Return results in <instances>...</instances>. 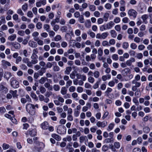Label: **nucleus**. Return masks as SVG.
Returning a JSON list of instances; mask_svg holds the SVG:
<instances>
[{"label": "nucleus", "instance_id": "1", "mask_svg": "<svg viewBox=\"0 0 152 152\" xmlns=\"http://www.w3.org/2000/svg\"><path fill=\"white\" fill-rule=\"evenodd\" d=\"M37 108L39 107L38 104L34 105L32 104H28L26 106V108L27 112L31 115H34L35 114V107Z\"/></svg>", "mask_w": 152, "mask_h": 152}, {"label": "nucleus", "instance_id": "2", "mask_svg": "<svg viewBox=\"0 0 152 152\" xmlns=\"http://www.w3.org/2000/svg\"><path fill=\"white\" fill-rule=\"evenodd\" d=\"M36 145L34 146L33 150L34 152H40L45 147L44 144L41 142H36Z\"/></svg>", "mask_w": 152, "mask_h": 152}, {"label": "nucleus", "instance_id": "3", "mask_svg": "<svg viewBox=\"0 0 152 152\" xmlns=\"http://www.w3.org/2000/svg\"><path fill=\"white\" fill-rule=\"evenodd\" d=\"M10 82L11 86L13 88H17L19 87V83L15 77H12L10 80Z\"/></svg>", "mask_w": 152, "mask_h": 152}, {"label": "nucleus", "instance_id": "4", "mask_svg": "<svg viewBox=\"0 0 152 152\" xmlns=\"http://www.w3.org/2000/svg\"><path fill=\"white\" fill-rule=\"evenodd\" d=\"M10 45L11 46V49L12 50H13V49H14L19 50L21 47L20 44L16 42H11L10 43Z\"/></svg>", "mask_w": 152, "mask_h": 152}, {"label": "nucleus", "instance_id": "5", "mask_svg": "<svg viewBox=\"0 0 152 152\" xmlns=\"http://www.w3.org/2000/svg\"><path fill=\"white\" fill-rule=\"evenodd\" d=\"M1 65L2 67L4 69H6L8 67L10 66L11 65L10 62L4 59L1 60Z\"/></svg>", "mask_w": 152, "mask_h": 152}, {"label": "nucleus", "instance_id": "6", "mask_svg": "<svg viewBox=\"0 0 152 152\" xmlns=\"http://www.w3.org/2000/svg\"><path fill=\"white\" fill-rule=\"evenodd\" d=\"M128 14L129 16L132 17L134 18H136L137 15L136 11L133 9L129 10L128 11Z\"/></svg>", "mask_w": 152, "mask_h": 152}, {"label": "nucleus", "instance_id": "7", "mask_svg": "<svg viewBox=\"0 0 152 152\" xmlns=\"http://www.w3.org/2000/svg\"><path fill=\"white\" fill-rule=\"evenodd\" d=\"M107 122L105 121H98L96 124V126L98 127H102L104 128L105 126H107Z\"/></svg>", "mask_w": 152, "mask_h": 152}, {"label": "nucleus", "instance_id": "8", "mask_svg": "<svg viewBox=\"0 0 152 152\" xmlns=\"http://www.w3.org/2000/svg\"><path fill=\"white\" fill-rule=\"evenodd\" d=\"M6 83L5 82H2L0 84V91H8L7 88L5 86Z\"/></svg>", "mask_w": 152, "mask_h": 152}, {"label": "nucleus", "instance_id": "9", "mask_svg": "<svg viewBox=\"0 0 152 152\" xmlns=\"http://www.w3.org/2000/svg\"><path fill=\"white\" fill-rule=\"evenodd\" d=\"M22 61L23 63L26 64L28 66L30 67V61H29V59L28 58L26 57L23 58Z\"/></svg>", "mask_w": 152, "mask_h": 152}, {"label": "nucleus", "instance_id": "10", "mask_svg": "<svg viewBox=\"0 0 152 152\" xmlns=\"http://www.w3.org/2000/svg\"><path fill=\"white\" fill-rule=\"evenodd\" d=\"M36 131L35 129H31L27 132V134L29 135L31 137L35 136L36 134Z\"/></svg>", "mask_w": 152, "mask_h": 152}, {"label": "nucleus", "instance_id": "11", "mask_svg": "<svg viewBox=\"0 0 152 152\" xmlns=\"http://www.w3.org/2000/svg\"><path fill=\"white\" fill-rule=\"evenodd\" d=\"M135 60L134 58H131L127 60L126 62V64L128 66H131L132 63L135 62Z\"/></svg>", "mask_w": 152, "mask_h": 152}, {"label": "nucleus", "instance_id": "12", "mask_svg": "<svg viewBox=\"0 0 152 152\" xmlns=\"http://www.w3.org/2000/svg\"><path fill=\"white\" fill-rule=\"evenodd\" d=\"M41 127L43 129H47L49 127V125L47 122L45 121L41 124Z\"/></svg>", "mask_w": 152, "mask_h": 152}, {"label": "nucleus", "instance_id": "13", "mask_svg": "<svg viewBox=\"0 0 152 152\" xmlns=\"http://www.w3.org/2000/svg\"><path fill=\"white\" fill-rule=\"evenodd\" d=\"M114 25V23L113 21H111L107 23L106 25L107 29H111Z\"/></svg>", "mask_w": 152, "mask_h": 152}, {"label": "nucleus", "instance_id": "14", "mask_svg": "<svg viewBox=\"0 0 152 152\" xmlns=\"http://www.w3.org/2000/svg\"><path fill=\"white\" fill-rule=\"evenodd\" d=\"M12 76V74L10 72H6L4 73V77L8 80Z\"/></svg>", "mask_w": 152, "mask_h": 152}, {"label": "nucleus", "instance_id": "15", "mask_svg": "<svg viewBox=\"0 0 152 152\" xmlns=\"http://www.w3.org/2000/svg\"><path fill=\"white\" fill-rule=\"evenodd\" d=\"M28 44L29 46L33 48H35L37 46V43L33 41H30L28 43Z\"/></svg>", "mask_w": 152, "mask_h": 152}, {"label": "nucleus", "instance_id": "16", "mask_svg": "<svg viewBox=\"0 0 152 152\" xmlns=\"http://www.w3.org/2000/svg\"><path fill=\"white\" fill-rule=\"evenodd\" d=\"M133 135H136L137 134L139 135L141 134H142V130H138L137 129L136 130H133L132 132Z\"/></svg>", "mask_w": 152, "mask_h": 152}, {"label": "nucleus", "instance_id": "17", "mask_svg": "<svg viewBox=\"0 0 152 152\" xmlns=\"http://www.w3.org/2000/svg\"><path fill=\"white\" fill-rule=\"evenodd\" d=\"M51 137L57 141H60L61 139V137L60 136L55 134H52Z\"/></svg>", "mask_w": 152, "mask_h": 152}, {"label": "nucleus", "instance_id": "18", "mask_svg": "<svg viewBox=\"0 0 152 152\" xmlns=\"http://www.w3.org/2000/svg\"><path fill=\"white\" fill-rule=\"evenodd\" d=\"M111 77L110 74H108L106 75H104L102 76V78L103 81H105L107 80L110 79Z\"/></svg>", "mask_w": 152, "mask_h": 152}, {"label": "nucleus", "instance_id": "19", "mask_svg": "<svg viewBox=\"0 0 152 152\" xmlns=\"http://www.w3.org/2000/svg\"><path fill=\"white\" fill-rule=\"evenodd\" d=\"M72 140V137L69 135H67L66 137L63 139V140L64 142H71Z\"/></svg>", "mask_w": 152, "mask_h": 152}, {"label": "nucleus", "instance_id": "20", "mask_svg": "<svg viewBox=\"0 0 152 152\" xmlns=\"http://www.w3.org/2000/svg\"><path fill=\"white\" fill-rule=\"evenodd\" d=\"M17 91L16 90H15L14 91L12 90H10L9 91L10 93L12 95V96L13 98L17 97L18 95L17 94Z\"/></svg>", "mask_w": 152, "mask_h": 152}, {"label": "nucleus", "instance_id": "21", "mask_svg": "<svg viewBox=\"0 0 152 152\" xmlns=\"http://www.w3.org/2000/svg\"><path fill=\"white\" fill-rule=\"evenodd\" d=\"M31 61H30L31 65L30 67L32 66V64H34L37 63L38 61V58H31Z\"/></svg>", "mask_w": 152, "mask_h": 152}, {"label": "nucleus", "instance_id": "22", "mask_svg": "<svg viewBox=\"0 0 152 152\" xmlns=\"http://www.w3.org/2000/svg\"><path fill=\"white\" fill-rule=\"evenodd\" d=\"M85 26L87 28H89L91 26V23L89 20H87L85 22Z\"/></svg>", "mask_w": 152, "mask_h": 152}, {"label": "nucleus", "instance_id": "23", "mask_svg": "<svg viewBox=\"0 0 152 152\" xmlns=\"http://www.w3.org/2000/svg\"><path fill=\"white\" fill-rule=\"evenodd\" d=\"M67 89L65 87L61 88L60 91L61 93L63 95H65L67 93Z\"/></svg>", "mask_w": 152, "mask_h": 152}, {"label": "nucleus", "instance_id": "24", "mask_svg": "<svg viewBox=\"0 0 152 152\" xmlns=\"http://www.w3.org/2000/svg\"><path fill=\"white\" fill-rule=\"evenodd\" d=\"M104 143H105L113 142V137H111L110 138H106L104 140Z\"/></svg>", "mask_w": 152, "mask_h": 152}, {"label": "nucleus", "instance_id": "25", "mask_svg": "<svg viewBox=\"0 0 152 152\" xmlns=\"http://www.w3.org/2000/svg\"><path fill=\"white\" fill-rule=\"evenodd\" d=\"M132 83L133 84H135L134 86L137 88L139 87L141 85V84L140 82L137 81L135 80H133L132 81Z\"/></svg>", "mask_w": 152, "mask_h": 152}, {"label": "nucleus", "instance_id": "26", "mask_svg": "<svg viewBox=\"0 0 152 152\" xmlns=\"http://www.w3.org/2000/svg\"><path fill=\"white\" fill-rule=\"evenodd\" d=\"M46 67H42L41 69V70H39V75L42 76L43 74L45 73L46 72Z\"/></svg>", "mask_w": 152, "mask_h": 152}, {"label": "nucleus", "instance_id": "27", "mask_svg": "<svg viewBox=\"0 0 152 152\" xmlns=\"http://www.w3.org/2000/svg\"><path fill=\"white\" fill-rule=\"evenodd\" d=\"M72 96L75 100L77 101L78 100V95L77 93L73 92L72 93Z\"/></svg>", "mask_w": 152, "mask_h": 152}, {"label": "nucleus", "instance_id": "28", "mask_svg": "<svg viewBox=\"0 0 152 152\" xmlns=\"http://www.w3.org/2000/svg\"><path fill=\"white\" fill-rule=\"evenodd\" d=\"M148 18V16L147 14H144L142 15L141 16V18L142 19L143 22L145 23H147L146 20Z\"/></svg>", "mask_w": 152, "mask_h": 152}, {"label": "nucleus", "instance_id": "29", "mask_svg": "<svg viewBox=\"0 0 152 152\" xmlns=\"http://www.w3.org/2000/svg\"><path fill=\"white\" fill-rule=\"evenodd\" d=\"M16 37V35L15 34H12L8 37V39L11 41H13L15 40Z\"/></svg>", "mask_w": 152, "mask_h": 152}, {"label": "nucleus", "instance_id": "30", "mask_svg": "<svg viewBox=\"0 0 152 152\" xmlns=\"http://www.w3.org/2000/svg\"><path fill=\"white\" fill-rule=\"evenodd\" d=\"M94 77L96 78H98L100 76V72L98 71H95L93 73Z\"/></svg>", "mask_w": 152, "mask_h": 152}, {"label": "nucleus", "instance_id": "31", "mask_svg": "<svg viewBox=\"0 0 152 152\" xmlns=\"http://www.w3.org/2000/svg\"><path fill=\"white\" fill-rule=\"evenodd\" d=\"M44 86L47 88H48L49 90H52L53 87L52 86H50V84L48 83H46L44 84Z\"/></svg>", "mask_w": 152, "mask_h": 152}, {"label": "nucleus", "instance_id": "32", "mask_svg": "<svg viewBox=\"0 0 152 152\" xmlns=\"http://www.w3.org/2000/svg\"><path fill=\"white\" fill-rule=\"evenodd\" d=\"M110 33L112 37L115 38L117 35V34L114 30H111L110 31Z\"/></svg>", "mask_w": 152, "mask_h": 152}, {"label": "nucleus", "instance_id": "33", "mask_svg": "<svg viewBox=\"0 0 152 152\" xmlns=\"http://www.w3.org/2000/svg\"><path fill=\"white\" fill-rule=\"evenodd\" d=\"M88 80L89 83L93 84L95 81V79L92 76H89L88 78Z\"/></svg>", "mask_w": 152, "mask_h": 152}, {"label": "nucleus", "instance_id": "34", "mask_svg": "<svg viewBox=\"0 0 152 152\" xmlns=\"http://www.w3.org/2000/svg\"><path fill=\"white\" fill-rule=\"evenodd\" d=\"M47 78L45 77H42L39 80V83L41 84H43L46 81Z\"/></svg>", "mask_w": 152, "mask_h": 152}, {"label": "nucleus", "instance_id": "35", "mask_svg": "<svg viewBox=\"0 0 152 152\" xmlns=\"http://www.w3.org/2000/svg\"><path fill=\"white\" fill-rule=\"evenodd\" d=\"M72 70V68L70 66L67 67L66 68V70L64 71L65 74L67 75H69L70 72Z\"/></svg>", "mask_w": 152, "mask_h": 152}, {"label": "nucleus", "instance_id": "36", "mask_svg": "<svg viewBox=\"0 0 152 152\" xmlns=\"http://www.w3.org/2000/svg\"><path fill=\"white\" fill-rule=\"evenodd\" d=\"M62 38L60 35L56 36L54 38V40L56 42H58Z\"/></svg>", "mask_w": 152, "mask_h": 152}, {"label": "nucleus", "instance_id": "37", "mask_svg": "<svg viewBox=\"0 0 152 152\" xmlns=\"http://www.w3.org/2000/svg\"><path fill=\"white\" fill-rule=\"evenodd\" d=\"M143 131L145 133L147 134L149 132L150 129L149 127L145 126L143 128Z\"/></svg>", "mask_w": 152, "mask_h": 152}, {"label": "nucleus", "instance_id": "38", "mask_svg": "<svg viewBox=\"0 0 152 152\" xmlns=\"http://www.w3.org/2000/svg\"><path fill=\"white\" fill-rule=\"evenodd\" d=\"M31 96L36 101H37L38 100V98L36 94L32 92H31Z\"/></svg>", "mask_w": 152, "mask_h": 152}, {"label": "nucleus", "instance_id": "39", "mask_svg": "<svg viewBox=\"0 0 152 152\" xmlns=\"http://www.w3.org/2000/svg\"><path fill=\"white\" fill-rule=\"evenodd\" d=\"M67 119L68 121H72L73 120V117L72 114L67 115Z\"/></svg>", "mask_w": 152, "mask_h": 152}, {"label": "nucleus", "instance_id": "40", "mask_svg": "<svg viewBox=\"0 0 152 152\" xmlns=\"http://www.w3.org/2000/svg\"><path fill=\"white\" fill-rule=\"evenodd\" d=\"M112 91L113 90L111 88L108 87L107 88L106 91L105 92V94L107 96H108L109 93H111Z\"/></svg>", "mask_w": 152, "mask_h": 152}, {"label": "nucleus", "instance_id": "41", "mask_svg": "<svg viewBox=\"0 0 152 152\" xmlns=\"http://www.w3.org/2000/svg\"><path fill=\"white\" fill-rule=\"evenodd\" d=\"M28 8V4L25 3L23 4L22 6V9L24 11H26L27 10Z\"/></svg>", "mask_w": 152, "mask_h": 152}, {"label": "nucleus", "instance_id": "42", "mask_svg": "<svg viewBox=\"0 0 152 152\" xmlns=\"http://www.w3.org/2000/svg\"><path fill=\"white\" fill-rule=\"evenodd\" d=\"M61 47L64 48H66L68 46L67 43L66 42L64 41L61 42Z\"/></svg>", "mask_w": 152, "mask_h": 152}, {"label": "nucleus", "instance_id": "43", "mask_svg": "<svg viewBox=\"0 0 152 152\" xmlns=\"http://www.w3.org/2000/svg\"><path fill=\"white\" fill-rule=\"evenodd\" d=\"M72 84V81L69 80L66 81V88H68L69 86H71Z\"/></svg>", "mask_w": 152, "mask_h": 152}, {"label": "nucleus", "instance_id": "44", "mask_svg": "<svg viewBox=\"0 0 152 152\" xmlns=\"http://www.w3.org/2000/svg\"><path fill=\"white\" fill-rule=\"evenodd\" d=\"M114 126V124L111 123L110 124L108 125V128L107 129V130L108 131H110L112 130L113 129Z\"/></svg>", "mask_w": 152, "mask_h": 152}, {"label": "nucleus", "instance_id": "45", "mask_svg": "<svg viewBox=\"0 0 152 152\" xmlns=\"http://www.w3.org/2000/svg\"><path fill=\"white\" fill-rule=\"evenodd\" d=\"M89 9L90 11H94L96 10V8L94 5H90L89 6Z\"/></svg>", "mask_w": 152, "mask_h": 152}, {"label": "nucleus", "instance_id": "46", "mask_svg": "<svg viewBox=\"0 0 152 152\" xmlns=\"http://www.w3.org/2000/svg\"><path fill=\"white\" fill-rule=\"evenodd\" d=\"M98 53L99 56L101 57L103 54V50L102 49L100 48L98 50Z\"/></svg>", "mask_w": 152, "mask_h": 152}, {"label": "nucleus", "instance_id": "47", "mask_svg": "<svg viewBox=\"0 0 152 152\" xmlns=\"http://www.w3.org/2000/svg\"><path fill=\"white\" fill-rule=\"evenodd\" d=\"M21 54H22L25 57H27L29 56L27 50L25 49L22 50Z\"/></svg>", "mask_w": 152, "mask_h": 152}, {"label": "nucleus", "instance_id": "48", "mask_svg": "<svg viewBox=\"0 0 152 152\" xmlns=\"http://www.w3.org/2000/svg\"><path fill=\"white\" fill-rule=\"evenodd\" d=\"M108 35V34L107 32H105L102 33L101 34L102 39H105L107 37Z\"/></svg>", "mask_w": 152, "mask_h": 152}, {"label": "nucleus", "instance_id": "49", "mask_svg": "<svg viewBox=\"0 0 152 152\" xmlns=\"http://www.w3.org/2000/svg\"><path fill=\"white\" fill-rule=\"evenodd\" d=\"M129 45L128 42H124L122 44V47L125 49H127L129 47Z\"/></svg>", "mask_w": 152, "mask_h": 152}, {"label": "nucleus", "instance_id": "50", "mask_svg": "<svg viewBox=\"0 0 152 152\" xmlns=\"http://www.w3.org/2000/svg\"><path fill=\"white\" fill-rule=\"evenodd\" d=\"M104 7L106 9L109 10L111 8L112 5L109 3H107L105 4Z\"/></svg>", "mask_w": 152, "mask_h": 152}, {"label": "nucleus", "instance_id": "51", "mask_svg": "<svg viewBox=\"0 0 152 152\" xmlns=\"http://www.w3.org/2000/svg\"><path fill=\"white\" fill-rule=\"evenodd\" d=\"M130 46L132 49L135 50L137 48V45L135 43H132L130 44Z\"/></svg>", "mask_w": 152, "mask_h": 152}, {"label": "nucleus", "instance_id": "52", "mask_svg": "<svg viewBox=\"0 0 152 152\" xmlns=\"http://www.w3.org/2000/svg\"><path fill=\"white\" fill-rule=\"evenodd\" d=\"M99 30L101 31L107 30L105 25H103L101 26L99 28Z\"/></svg>", "mask_w": 152, "mask_h": 152}, {"label": "nucleus", "instance_id": "53", "mask_svg": "<svg viewBox=\"0 0 152 152\" xmlns=\"http://www.w3.org/2000/svg\"><path fill=\"white\" fill-rule=\"evenodd\" d=\"M88 34L92 38H94L95 37V34L93 32L89 31V32H88Z\"/></svg>", "mask_w": 152, "mask_h": 152}, {"label": "nucleus", "instance_id": "54", "mask_svg": "<svg viewBox=\"0 0 152 152\" xmlns=\"http://www.w3.org/2000/svg\"><path fill=\"white\" fill-rule=\"evenodd\" d=\"M109 16V14L108 13H106L104 14L103 16V18L105 21H107Z\"/></svg>", "mask_w": 152, "mask_h": 152}, {"label": "nucleus", "instance_id": "55", "mask_svg": "<svg viewBox=\"0 0 152 152\" xmlns=\"http://www.w3.org/2000/svg\"><path fill=\"white\" fill-rule=\"evenodd\" d=\"M27 17L29 18H31L33 16V14L31 11H28L27 14Z\"/></svg>", "mask_w": 152, "mask_h": 152}, {"label": "nucleus", "instance_id": "56", "mask_svg": "<svg viewBox=\"0 0 152 152\" xmlns=\"http://www.w3.org/2000/svg\"><path fill=\"white\" fill-rule=\"evenodd\" d=\"M112 58L115 61H117L118 59V56L116 54L113 55L112 56Z\"/></svg>", "mask_w": 152, "mask_h": 152}, {"label": "nucleus", "instance_id": "57", "mask_svg": "<svg viewBox=\"0 0 152 152\" xmlns=\"http://www.w3.org/2000/svg\"><path fill=\"white\" fill-rule=\"evenodd\" d=\"M76 88L74 86H70L69 88V91L70 92H73L75 90Z\"/></svg>", "mask_w": 152, "mask_h": 152}, {"label": "nucleus", "instance_id": "58", "mask_svg": "<svg viewBox=\"0 0 152 152\" xmlns=\"http://www.w3.org/2000/svg\"><path fill=\"white\" fill-rule=\"evenodd\" d=\"M17 12L21 16H23L24 15V13L20 9H18L17 10Z\"/></svg>", "mask_w": 152, "mask_h": 152}, {"label": "nucleus", "instance_id": "59", "mask_svg": "<svg viewBox=\"0 0 152 152\" xmlns=\"http://www.w3.org/2000/svg\"><path fill=\"white\" fill-rule=\"evenodd\" d=\"M74 114L75 117H77L80 114L79 111L77 110L76 109H74Z\"/></svg>", "mask_w": 152, "mask_h": 152}, {"label": "nucleus", "instance_id": "60", "mask_svg": "<svg viewBox=\"0 0 152 152\" xmlns=\"http://www.w3.org/2000/svg\"><path fill=\"white\" fill-rule=\"evenodd\" d=\"M145 48V46L142 44L139 45L138 46V49L140 50H143Z\"/></svg>", "mask_w": 152, "mask_h": 152}, {"label": "nucleus", "instance_id": "61", "mask_svg": "<svg viewBox=\"0 0 152 152\" xmlns=\"http://www.w3.org/2000/svg\"><path fill=\"white\" fill-rule=\"evenodd\" d=\"M53 88L54 91H58L60 89V86L58 85H55L53 86Z\"/></svg>", "mask_w": 152, "mask_h": 152}, {"label": "nucleus", "instance_id": "62", "mask_svg": "<svg viewBox=\"0 0 152 152\" xmlns=\"http://www.w3.org/2000/svg\"><path fill=\"white\" fill-rule=\"evenodd\" d=\"M39 90L42 94H44L46 92V89L44 87L41 86L39 88Z\"/></svg>", "mask_w": 152, "mask_h": 152}, {"label": "nucleus", "instance_id": "63", "mask_svg": "<svg viewBox=\"0 0 152 152\" xmlns=\"http://www.w3.org/2000/svg\"><path fill=\"white\" fill-rule=\"evenodd\" d=\"M36 27L37 29H40L42 28V24L40 22H38L36 25Z\"/></svg>", "mask_w": 152, "mask_h": 152}, {"label": "nucleus", "instance_id": "64", "mask_svg": "<svg viewBox=\"0 0 152 152\" xmlns=\"http://www.w3.org/2000/svg\"><path fill=\"white\" fill-rule=\"evenodd\" d=\"M89 70L87 66L83 67L82 69L83 72L85 73H87L88 72Z\"/></svg>", "mask_w": 152, "mask_h": 152}]
</instances>
